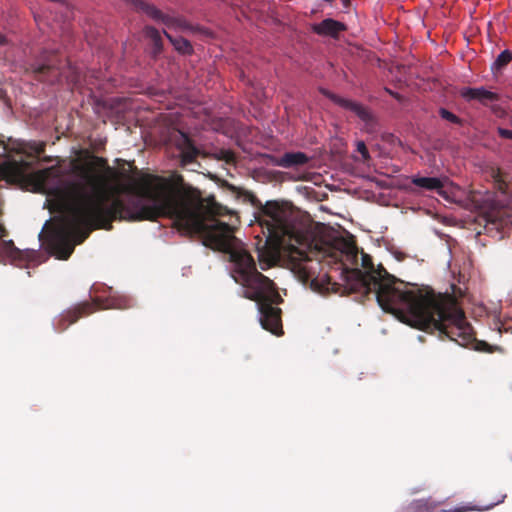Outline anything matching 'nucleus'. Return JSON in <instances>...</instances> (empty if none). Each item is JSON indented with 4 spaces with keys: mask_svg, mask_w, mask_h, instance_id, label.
<instances>
[{
    "mask_svg": "<svg viewBox=\"0 0 512 512\" xmlns=\"http://www.w3.org/2000/svg\"><path fill=\"white\" fill-rule=\"evenodd\" d=\"M5 233H6V231H5L4 227L0 225V238L4 237Z\"/></svg>",
    "mask_w": 512,
    "mask_h": 512,
    "instance_id": "obj_28",
    "label": "nucleus"
},
{
    "mask_svg": "<svg viewBox=\"0 0 512 512\" xmlns=\"http://www.w3.org/2000/svg\"><path fill=\"white\" fill-rule=\"evenodd\" d=\"M474 509L475 508L472 507V506L465 505V506L457 507V508L452 509V510H442L441 512H467V511H471V510H474Z\"/></svg>",
    "mask_w": 512,
    "mask_h": 512,
    "instance_id": "obj_21",
    "label": "nucleus"
},
{
    "mask_svg": "<svg viewBox=\"0 0 512 512\" xmlns=\"http://www.w3.org/2000/svg\"><path fill=\"white\" fill-rule=\"evenodd\" d=\"M27 72L40 82L55 84L62 75V61L57 51L43 50L29 64Z\"/></svg>",
    "mask_w": 512,
    "mask_h": 512,
    "instance_id": "obj_4",
    "label": "nucleus"
},
{
    "mask_svg": "<svg viewBox=\"0 0 512 512\" xmlns=\"http://www.w3.org/2000/svg\"><path fill=\"white\" fill-rule=\"evenodd\" d=\"M361 266L365 271L354 268L350 272L351 292L364 296L373 294L383 311L411 327L437 334L440 339L455 341L461 346L475 340L471 325L451 295L404 282L381 264L375 267L372 257L365 253L361 254Z\"/></svg>",
    "mask_w": 512,
    "mask_h": 512,
    "instance_id": "obj_2",
    "label": "nucleus"
},
{
    "mask_svg": "<svg viewBox=\"0 0 512 512\" xmlns=\"http://www.w3.org/2000/svg\"><path fill=\"white\" fill-rule=\"evenodd\" d=\"M97 309L95 303L81 302L76 306L62 312L54 321V330L58 333L65 331L70 325L76 323L81 317L93 313Z\"/></svg>",
    "mask_w": 512,
    "mask_h": 512,
    "instance_id": "obj_7",
    "label": "nucleus"
},
{
    "mask_svg": "<svg viewBox=\"0 0 512 512\" xmlns=\"http://www.w3.org/2000/svg\"><path fill=\"white\" fill-rule=\"evenodd\" d=\"M113 307H115V308H124V306H121V305H114Z\"/></svg>",
    "mask_w": 512,
    "mask_h": 512,
    "instance_id": "obj_30",
    "label": "nucleus"
},
{
    "mask_svg": "<svg viewBox=\"0 0 512 512\" xmlns=\"http://www.w3.org/2000/svg\"><path fill=\"white\" fill-rule=\"evenodd\" d=\"M512 61V52L510 50L502 51L491 66L493 72L502 70Z\"/></svg>",
    "mask_w": 512,
    "mask_h": 512,
    "instance_id": "obj_16",
    "label": "nucleus"
},
{
    "mask_svg": "<svg viewBox=\"0 0 512 512\" xmlns=\"http://www.w3.org/2000/svg\"><path fill=\"white\" fill-rule=\"evenodd\" d=\"M460 95L466 101H477L483 106H489L493 102H497L500 99L499 94L489 91L484 87H463L460 90Z\"/></svg>",
    "mask_w": 512,
    "mask_h": 512,
    "instance_id": "obj_10",
    "label": "nucleus"
},
{
    "mask_svg": "<svg viewBox=\"0 0 512 512\" xmlns=\"http://www.w3.org/2000/svg\"><path fill=\"white\" fill-rule=\"evenodd\" d=\"M357 151L361 154L363 161L370 159L368 149L363 141L357 142Z\"/></svg>",
    "mask_w": 512,
    "mask_h": 512,
    "instance_id": "obj_20",
    "label": "nucleus"
},
{
    "mask_svg": "<svg viewBox=\"0 0 512 512\" xmlns=\"http://www.w3.org/2000/svg\"><path fill=\"white\" fill-rule=\"evenodd\" d=\"M175 146L179 151L180 165L182 167L194 163L200 155L199 149L194 145L188 135L183 132H180L175 139Z\"/></svg>",
    "mask_w": 512,
    "mask_h": 512,
    "instance_id": "obj_9",
    "label": "nucleus"
},
{
    "mask_svg": "<svg viewBox=\"0 0 512 512\" xmlns=\"http://www.w3.org/2000/svg\"><path fill=\"white\" fill-rule=\"evenodd\" d=\"M46 144L44 142L37 141H22L18 143L17 151L30 158L31 161L21 159L20 161L12 160L5 162L0 167V177L8 182L20 181L27 170L31 168V165L38 157L44 153Z\"/></svg>",
    "mask_w": 512,
    "mask_h": 512,
    "instance_id": "obj_3",
    "label": "nucleus"
},
{
    "mask_svg": "<svg viewBox=\"0 0 512 512\" xmlns=\"http://www.w3.org/2000/svg\"><path fill=\"white\" fill-rule=\"evenodd\" d=\"M164 35L171 42L174 48L182 54L190 55L193 53V47L191 43L183 37H173L167 31H164Z\"/></svg>",
    "mask_w": 512,
    "mask_h": 512,
    "instance_id": "obj_15",
    "label": "nucleus"
},
{
    "mask_svg": "<svg viewBox=\"0 0 512 512\" xmlns=\"http://www.w3.org/2000/svg\"><path fill=\"white\" fill-rule=\"evenodd\" d=\"M309 161V157L303 152H287L282 157L276 158L273 163L283 168H292L304 166Z\"/></svg>",
    "mask_w": 512,
    "mask_h": 512,
    "instance_id": "obj_12",
    "label": "nucleus"
},
{
    "mask_svg": "<svg viewBox=\"0 0 512 512\" xmlns=\"http://www.w3.org/2000/svg\"><path fill=\"white\" fill-rule=\"evenodd\" d=\"M411 183L426 191H436L438 194H442L444 187L443 181L437 177L413 176Z\"/></svg>",
    "mask_w": 512,
    "mask_h": 512,
    "instance_id": "obj_13",
    "label": "nucleus"
},
{
    "mask_svg": "<svg viewBox=\"0 0 512 512\" xmlns=\"http://www.w3.org/2000/svg\"><path fill=\"white\" fill-rule=\"evenodd\" d=\"M389 93H390V95L394 96L395 98H399L398 94L393 93V92H391V91H390Z\"/></svg>",
    "mask_w": 512,
    "mask_h": 512,
    "instance_id": "obj_29",
    "label": "nucleus"
},
{
    "mask_svg": "<svg viewBox=\"0 0 512 512\" xmlns=\"http://www.w3.org/2000/svg\"><path fill=\"white\" fill-rule=\"evenodd\" d=\"M4 250L13 262L22 261L24 256H27L26 253L15 247L12 240L4 241Z\"/></svg>",
    "mask_w": 512,
    "mask_h": 512,
    "instance_id": "obj_17",
    "label": "nucleus"
},
{
    "mask_svg": "<svg viewBox=\"0 0 512 512\" xmlns=\"http://www.w3.org/2000/svg\"><path fill=\"white\" fill-rule=\"evenodd\" d=\"M498 133L502 138L512 140V130L505 129V128H499Z\"/></svg>",
    "mask_w": 512,
    "mask_h": 512,
    "instance_id": "obj_22",
    "label": "nucleus"
},
{
    "mask_svg": "<svg viewBox=\"0 0 512 512\" xmlns=\"http://www.w3.org/2000/svg\"><path fill=\"white\" fill-rule=\"evenodd\" d=\"M121 175L104 157L93 155L90 161L77 164V244L93 230H111L116 220L172 219L179 230L229 255L230 275L243 288L242 296L257 303L262 328L283 335L282 311L274 306L283 300L274 282L257 270L254 258L235 237L234 227L215 219L231 213L226 206L214 196L202 197L176 171L168 176H127L129 184L119 183Z\"/></svg>",
    "mask_w": 512,
    "mask_h": 512,
    "instance_id": "obj_1",
    "label": "nucleus"
},
{
    "mask_svg": "<svg viewBox=\"0 0 512 512\" xmlns=\"http://www.w3.org/2000/svg\"><path fill=\"white\" fill-rule=\"evenodd\" d=\"M320 92L329 98L331 101H333L335 104L339 105L340 107L349 110L353 112L356 116H358L363 122H365L367 125H373L374 124V117L370 110L363 106L362 104L345 99L343 97H340L329 90L325 88H321Z\"/></svg>",
    "mask_w": 512,
    "mask_h": 512,
    "instance_id": "obj_8",
    "label": "nucleus"
},
{
    "mask_svg": "<svg viewBox=\"0 0 512 512\" xmlns=\"http://www.w3.org/2000/svg\"><path fill=\"white\" fill-rule=\"evenodd\" d=\"M346 25L340 21L334 20L332 18H326L322 20L320 23H315L311 25V30L319 35V36H329L332 38H338L339 34L345 31Z\"/></svg>",
    "mask_w": 512,
    "mask_h": 512,
    "instance_id": "obj_11",
    "label": "nucleus"
},
{
    "mask_svg": "<svg viewBox=\"0 0 512 512\" xmlns=\"http://www.w3.org/2000/svg\"><path fill=\"white\" fill-rule=\"evenodd\" d=\"M440 503L431 501L430 499H421L417 500L412 504V509L414 512H431L434 510Z\"/></svg>",
    "mask_w": 512,
    "mask_h": 512,
    "instance_id": "obj_18",
    "label": "nucleus"
},
{
    "mask_svg": "<svg viewBox=\"0 0 512 512\" xmlns=\"http://www.w3.org/2000/svg\"><path fill=\"white\" fill-rule=\"evenodd\" d=\"M495 181L499 184V188L502 190L504 186H506V183L502 180L500 171H497L494 175Z\"/></svg>",
    "mask_w": 512,
    "mask_h": 512,
    "instance_id": "obj_24",
    "label": "nucleus"
},
{
    "mask_svg": "<svg viewBox=\"0 0 512 512\" xmlns=\"http://www.w3.org/2000/svg\"><path fill=\"white\" fill-rule=\"evenodd\" d=\"M261 212L268 217L266 226L271 237L280 238L289 233L292 209L288 203L267 201L261 207Z\"/></svg>",
    "mask_w": 512,
    "mask_h": 512,
    "instance_id": "obj_5",
    "label": "nucleus"
},
{
    "mask_svg": "<svg viewBox=\"0 0 512 512\" xmlns=\"http://www.w3.org/2000/svg\"><path fill=\"white\" fill-rule=\"evenodd\" d=\"M476 349L480 350V351H485V352H492L489 345L483 341L477 343Z\"/></svg>",
    "mask_w": 512,
    "mask_h": 512,
    "instance_id": "obj_23",
    "label": "nucleus"
},
{
    "mask_svg": "<svg viewBox=\"0 0 512 512\" xmlns=\"http://www.w3.org/2000/svg\"><path fill=\"white\" fill-rule=\"evenodd\" d=\"M342 2V5L345 9H348L351 5V1L350 0H341Z\"/></svg>",
    "mask_w": 512,
    "mask_h": 512,
    "instance_id": "obj_26",
    "label": "nucleus"
},
{
    "mask_svg": "<svg viewBox=\"0 0 512 512\" xmlns=\"http://www.w3.org/2000/svg\"><path fill=\"white\" fill-rule=\"evenodd\" d=\"M126 4L133 7L136 11L142 12L146 14L148 17L153 19L154 21L160 22L167 26L168 28H183L184 21L164 14L161 10H159L153 4L145 2L143 0H122Z\"/></svg>",
    "mask_w": 512,
    "mask_h": 512,
    "instance_id": "obj_6",
    "label": "nucleus"
},
{
    "mask_svg": "<svg viewBox=\"0 0 512 512\" xmlns=\"http://www.w3.org/2000/svg\"><path fill=\"white\" fill-rule=\"evenodd\" d=\"M144 35L151 41L154 55L160 54L163 50V41L159 30L153 26H146Z\"/></svg>",
    "mask_w": 512,
    "mask_h": 512,
    "instance_id": "obj_14",
    "label": "nucleus"
},
{
    "mask_svg": "<svg viewBox=\"0 0 512 512\" xmlns=\"http://www.w3.org/2000/svg\"><path fill=\"white\" fill-rule=\"evenodd\" d=\"M439 115L444 120L449 121L453 124H457V125L462 124V120L457 115H455L454 113L450 112L449 110H447L445 108L439 109Z\"/></svg>",
    "mask_w": 512,
    "mask_h": 512,
    "instance_id": "obj_19",
    "label": "nucleus"
},
{
    "mask_svg": "<svg viewBox=\"0 0 512 512\" xmlns=\"http://www.w3.org/2000/svg\"><path fill=\"white\" fill-rule=\"evenodd\" d=\"M7 43V39L4 35L0 34V45H4Z\"/></svg>",
    "mask_w": 512,
    "mask_h": 512,
    "instance_id": "obj_27",
    "label": "nucleus"
},
{
    "mask_svg": "<svg viewBox=\"0 0 512 512\" xmlns=\"http://www.w3.org/2000/svg\"><path fill=\"white\" fill-rule=\"evenodd\" d=\"M505 497H506V495H503V496L501 497V499H500V500H498L497 502L492 503V504H490V505L486 506V507H485V509H489V508H491V507H493V506H495V505H497V504H499V503L503 502V501H504V499H505Z\"/></svg>",
    "mask_w": 512,
    "mask_h": 512,
    "instance_id": "obj_25",
    "label": "nucleus"
}]
</instances>
